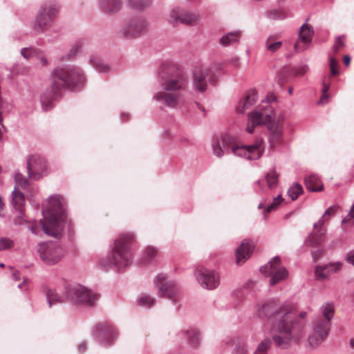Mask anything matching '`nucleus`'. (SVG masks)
Instances as JSON below:
<instances>
[{
    "label": "nucleus",
    "instance_id": "nucleus-1",
    "mask_svg": "<svg viewBox=\"0 0 354 354\" xmlns=\"http://www.w3.org/2000/svg\"><path fill=\"white\" fill-rule=\"evenodd\" d=\"M303 328L295 313L288 307H282L273 315L270 333L274 345L286 349L300 339Z\"/></svg>",
    "mask_w": 354,
    "mask_h": 354
},
{
    "label": "nucleus",
    "instance_id": "nucleus-2",
    "mask_svg": "<svg viewBox=\"0 0 354 354\" xmlns=\"http://www.w3.org/2000/svg\"><path fill=\"white\" fill-rule=\"evenodd\" d=\"M84 81V75L77 67L66 66L55 69L51 77V84L41 97L43 109L45 111L51 109L53 101L63 88L75 86Z\"/></svg>",
    "mask_w": 354,
    "mask_h": 354
},
{
    "label": "nucleus",
    "instance_id": "nucleus-3",
    "mask_svg": "<svg viewBox=\"0 0 354 354\" xmlns=\"http://www.w3.org/2000/svg\"><path fill=\"white\" fill-rule=\"evenodd\" d=\"M44 219L39 225L44 232L48 235L58 237L64 227L66 212L64 201L60 196H50L43 210Z\"/></svg>",
    "mask_w": 354,
    "mask_h": 354
},
{
    "label": "nucleus",
    "instance_id": "nucleus-4",
    "mask_svg": "<svg viewBox=\"0 0 354 354\" xmlns=\"http://www.w3.org/2000/svg\"><path fill=\"white\" fill-rule=\"evenodd\" d=\"M222 145L216 142L212 145L214 154L218 158L224 155V149H230L235 156L247 160H257L262 156L265 149L262 139L257 140L252 145H239L233 138L225 136L222 139Z\"/></svg>",
    "mask_w": 354,
    "mask_h": 354
},
{
    "label": "nucleus",
    "instance_id": "nucleus-5",
    "mask_svg": "<svg viewBox=\"0 0 354 354\" xmlns=\"http://www.w3.org/2000/svg\"><path fill=\"white\" fill-rule=\"evenodd\" d=\"M135 241L133 233L120 234L114 241L111 250V263L118 269L128 266L131 261V245Z\"/></svg>",
    "mask_w": 354,
    "mask_h": 354
},
{
    "label": "nucleus",
    "instance_id": "nucleus-6",
    "mask_svg": "<svg viewBox=\"0 0 354 354\" xmlns=\"http://www.w3.org/2000/svg\"><path fill=\"white\" fill-rule=\"evenodd\" d=\"M324 318L316 319L313 323V332L308 337V344L313 347H317L328 336L330 322L334 315V307L327 304L323 307Z\"/></svg>",
    "mask_w": 354,
    "mask_h": 354
},
{
    "label": "nucleus",
    "instance_id": "nucleus-7",
    "mask_svg": "<svg viewBox=\"0 0 354 354\" xmlns=\"http://www.w3.org/2000/svg\"><path fill=\"white\" fill-rule=\"evenodd\" d=\"M59 12V6L56 2L50 1L44 3L39 9L36 17L34 28L41 32L50 27Z\"/></svg>",
    "mask_w": 354,
    "mask_h": 354
},
{
    "label": "nucleus",
    "instance_id": "nucleus-8",
    "mask_svg": "<svg viewBox=\"0 0 354 354\" xmlns=\"http://www.w3.org/2000/svg\"><path fill=\"white\" fill-rule=\"evenodd\" d=\"M277 117L278 115L276 116L272 106L267 104L265 108L256 110L249 114L246 131L249 133H252L254 132L255 127L263 124L267 126L270 122H276Z\"/></svg>",
    "mask_w": 354,
    "mask_h": 354
},
{
    "label": "nucleus",
    "instance_id": "nucleus-9",
    "mask_svg": "<svg viewBox=\"0 0 354 354\" xmlns=\"http://www.w3.org/2000/svg\"><path fill=\"white\" fill-rule=\"evenodd\" d=\"M263 274L271 277L270 284L275 285L288 277L287 270L281 265L279 257H275L260 269Z\"/></svg>",
    "mask_w": 354,
    "mask_h": 354
},
{
    "label": "nucleus",
    "instance_id": "nucleus-10",
    "mask_svg": "<svg viewBox=\"0 0 354 354\" xmlns=\"http://www.w3.org/2000/svg\"><path fill=\"white\" fill-rule=\"evenodd\" d=\"M68 294L73 302L90 306H93L100 297L99 295L93 293L88 288L81 286L71 288Z\"/></svg>",
    "mask_w": 354,
    "mask_h": 354
},
{
    "label": "nucleus",
    "instance_id": "nucleus-11",
    "mask_svg": "<svg viewBox=\"0 0 354 354\" xmlns=\"http://www.w3.org/2000/svg\"><path fill=\"white\" fill-rule=\"evenodd\" d=\"M38 252L42 261L48 264L59 261L64 256V250L53 243H41L39 245Z\"/></svg>",
    "mask_w": 354,
    "mask_h": 354
},
{
    "label": "nucleus",
    "instance_id": "nucleus-12",
    "mask_svg": "<svg viewBox=\"0 0 354 354\" xmlns=\"http://www.w3.org/2000/svg\"><path fill=\"white\" fill-rule=\"evenodd\" d=\"M154 283L158 288V294L162 297H167L175 301L177 299L178 288L176 283L172 281H167V276L158 274L155 278Z\"/></svg>",
    "mask_w": 354,
    "mask_h": 354
},
{
    "label": "nucleus",
    "instance_id": "nucleus-13",
    "mask_svg": "<svg viewBox=\"0 0 354 354\" xmlns=\"http://www.w3.org/2000/svg\"><path fill=\"white\" fill-rule=\"evenodd\" d=\"M195 274L198 281L206 289L213 290L217 288L219 284L220 277L214 270H209L204 267H198Z\"/></svg>",
    "mask_w": 354,
    "mask_h": 354
},
{
    "label": "nucleus",
    "instance_id": "nucleus-14",
    "mask_svg": "<svg viewBox=\"0 0 354 354\" xmlns=\"http://www.w3.org/2000/svg\"><path fill=\"white\" fill-rule=\"evenodd\" d=\"M283 120L284 115L282 113H279L276 122H270L267 124V128L269 131L268 141L271 148H274L283 142Z\"/></svg>",
    "mask_w": 354,
    "mask_h": 354
},
{
    "label": "nucleus",
    "instance_id": "nucleus-15",
    "mask_svg": "<svg viewBox=\"0 0 354 354\" xmlns=\"http://www.w3.org/2000/svg\"><path fill=\"white\" fill-rule=\"evenodd\" d=\"M28 176L32 180H39L46 174V163L44 159L38 155H32L28 159Z\"/></svg>",
    "mask_w": 354,
    "mask_h": 354
},
{
    "label": "nucleus",
    "instance_id": "nucleus-16",
    "mask_svg": "<svg viewBox=\"0 0 354 354\" xmlns=\"http://www.w3.org/2000/svg\"><path fill=\"white\" fill-rule=\"evenodd\" d=\"M214 78L211 69L206 66L196 68L193 73V84L198 92H205L207 89V82H212Z\"/></svg>",
    "mask_w": 354,
    "mask_h": 354
},
{
    "label": "nucleus",
    "instance_id": "nucleus-17",
    "mask_svg": "<svg viewBox=\"0 0 354 354\" xmlns=\"http://www.w3.org/2000/svg\"><path fill=\"white\" fill-rule=\"evenodd\" d=\"M15 179L16 182V187L12 192V203L15 207L21 213L23 212L25 198L23 194L18 190L17 187L25 188L28 186V180L21 174H16Z\"/></svg>",
    "mask_w": 354,
    "mask_h": 354
},
{
    "label": "nucleus",
    "instance_id": "nucleus-18",
    "mask_svg": "<svg viewBox=\"0 0 354 354\" xmlns=\"http://www.w3.org/2000/svg\"><path fill=\"white\" fill-rule=\"evenodd\" d=\"M170 17L174 22L185 25H193L199 19L198 15L189 12L180 8H174L171 11Z\"/></svg>",
    "mask_w": 354,
    "mask_h": 354
},
{
    "label": "nucleus",
    "instance_id": "nucleus-19",
    "mask_svg": "<svg viewBox=\"0 0 354 354\" xmlns=\"http://www.w3.org/2000/svg\"><path fill=\"white\" fill-rule=\"evenodd\" d=\"M147 29V23L144 19H136L131 20L123 28L122 32L127 38L136 37Z\"/></svg>",
    "mask_w": 354,
    "mask_h": 354
},
{
    "label": "nucleus",
    "instance_id": "nucleus-20",
    "mask_svg": "<svg viewBox=\"0 0 354 354\" xmlns=\"http://www.w3.org/2000/svg\"><path fill=\"white\" fill-rule=\"evenodd\" d=\"M187 85V79L181 73L168 77L162 84L164 90L174 92H179V91L185 89Z\"/></svg>",
    "mask_w": 354,
    "mask_h": 354
},
{
    "label": "nucleus",
    "instance_id": "nucleus-21",
    "mask_svg": "<svg viewBox=\"0 0 354 354\" xmlns=\"http://www.w3.org/2000/svg\"><path fill=\"white\" fill-rule=\"evenodd\" d=\"M313 30L312 26L305 24L302 25L299 29V40L294 46L295 51L300 52L306 49L312 40Z\"/></svg>",
    "mask_w": 354,
    "mask_h": 354
},
{
    "label": "nucleus",
    "instance_id": "nucleus-22",
    "mask_svg": "<svg viewBox=\"0 0 354 354\" xmlns=\"http://www.w3.org/2000/svg\"><path fill=\"white\" fill-rule=\"evenodd\" d=\"M180 97L181 95L179 92L167 91L165 90L156 93L153 98L169 107L176 108L180 103Z\"/></svg>",
    "mask_w": 354,
    "mask_h": 354
},
{
    "label": "nucleus",
    "instance_id": "nucleus-23",
    "mask_svg": "<svg viewBox=\"0 0 354 354\" xmlns=\"http://www.w3.org/2000/svg\"><path fill=\"white\" fill-rule=\"evenodd\" d=\"M342 264L340 262L330 263L325 266H317L315 269V275L317 280L327 279L332 274L341 270Z\"/></svg>",
    "mask_w": 354,
    "mask_h": 354
},
{
    "label": "nucleus",
    "instance_id": "nucleus-24",
    "mask_svg": "<svg viewBox=\"0 0 354 354\" xmlns=\"http://www.w3.org/2000/svg\"><path fill=\"white\" fill-rule=\"evenodd\" d=\"M95 335L97 338L106 339L107 344H111L115 337V333L111 324L102 323L96 326Z\"/></svg>",
    "mask_w": 354,
    "mask_h": 354
},
{
    "label": "nucleus",
    "instance_id": "nucleus-25",
    "mask_svg": "<svg viewBox=\"0 0 354 354\" xmlns=\"http://www.w3.org/2000/svg\"><path fill=\"white\" fill-rule=\"evenodd\" d=\"M254 245L247 240H244L236 250V262L238 265H242L250 258Z\"/></svg>",
    "mask_w": 354,
    "mask_h": 354
},
{
    "label": "nucleus",
    "instance_id": "nucleus-26",
    "mask_svg": "<svg viewBox=\"0 0 354 354\" xmlns=\"http://www.w3.org/2000/svg\"><path fill=\"white\" fill-rule=\"evenodd\" d=\"M257 100V92L256 90H250L245 96L240 100L236 111L239 113H243L245 111L254 105Z\"/></svg>",
    "mask_w": 354,
    "mask_h": 354
},
{
    "label": "nucleus",
    "instance_id": "nucleus-27",
    "mask_svg": "<svg viewBox=\"0 0 354 354\" xmlns=\"http://www.w3.org/2000/svg\"><path fill=\"white\" fill-rule=\"evenodd\" d=\"M306 187L311 192H320L323 189L324 185L319 177L315 175H310L305 179Z\"/></svg>",
    "mask_w": 354,
    "mask_h": 354
},
{
    "label": "nucleus",
    "instance_id": "nucleus-28",
    "mask_svg": "<svg viewBox=\"0 0 354 354\" xmlns=\"http://www.w3.org/2000/svg\"><path fill=\"white\" fill-rule=\"evenodd\" d=\"M315 232L311 233L306 240V244L309 246H314L321 243L324 235V230L322 227H319L317 229L314 227Z\"/></svg>",
    "mask_w": 354,
    "mask_h": 354
},
{
    "label": "nucleus",
    "instance_id": "nucleus-29",
    "mask_svg": "<svg viewBox=\"0 0 354 354\" xmlns=\"http://www.w3.org/2000/svg\"><path fill=\"white\" fill-rule=\"evenodd\" d=\"M101 6L106 12H113L119 10L122 6L120 0H101Z\"/></svg>",
    "mask_w": 354,
    "mask_h": 354
},
{
    "label": "nucleus",
    "instance_id": "nucleus-30",
    "mask_svg": "<svg viewBox=\"0 0 354 354\" xmlns=\"http://www.w3.org/2000/svg\"><path fill=\"white\" fill-rule=\"evenodd\" d=\"M241 31H235L233 32H229L223 35L220 39V44L223 46H227L237 42L241 36Z\"/></svg>",
    "mask_w": 354,
    "mask_h": 354
},
{
    "label": "nucleus",
    "instance_id": "nucleus-31",
    "mask_svg": "<svg viewBox=\"0 0 354 354\" xmlns=\"http://www.w3.org/2000/svg\"><path fill=\"white\" fill-rule=\"evenodd\" d=\"M156 299L147 293H142L137 299V303L140 306L151 308L154 305Z\"/></svg>",
    "mask_w": 354,
    "mask_h": 354
},
{
    "label": "nucleus",
    "instance_id": "nucleus-32",
    "mask_svg": "<svg viewBox=\"0 0 354 354\" xmlns=\"http://www.w3.org/2000/svg\"><path fill=\"white\" fill-rule=\"evenodd\" d=\"M338 209V207L337 206H331L330 207H328L324 214L322 216V217L317 222L314 224V227L315 229H317L318 227H323L324 223L326 221H328V218L331 216H333L335 212H337Z\"/></svg>",
    "mask_w": 354,
    "mask_h": 354
},
{
    "label": "nucleus",
    "instance_id": "nucleus-33",
    "mask_svg": "<svg viewBox=\"0 0 354 354\" xmlns=\"http://www.w3.org/2000/svg\"><path fill=\"white\" fill-rule=\"evenodd\" d=\"M282 46V42L277 41V39L273 37H269L266 41V48L270 53H275Z\"/></svg>",
    "mask_w": 354,
    "mask_h": 354
},
{
    "label": "nucleus",
    "instance_id": "nucleus-34",
    "mask_svg": "<svg viewBox=\"0 0 354 354\" xmlns=\"http://www.w3.org/2000/svg\"><path fill=\"white\" fill-rule=\"evenodd\" d=\"M189 343L194 347L200 344L201 338L198 332L195 329L188 330L185 332Z\"/></svg>",
    "mask_w": 354,
    "mask_h": 354
},
{
    "label": "nucleus",
    "instance_id": "nucleus-35",
    "mask_svg": "<svg viewBox=\"0 0 354 354\" xmlns=\"http://www.w3.org/2000/svg\"><path fill=\"white\" fill-rule=\"evenodd\" d=\"M271 339L268 337L265 338L259 343L254 354H267L268 351L271 346Z\"/></svg>",
    "mask_w": 354,
    "mask_h": 354
},
{
    "label": "nucleus",
    "instance_id": "nucleus-36",
    "mask_svg": "<svg viewBox=\"0 0 354 354\" xmlns=\"http://www.w3.org/2000/svg\"><path fill=\"white\" fill-rule=\"evenodd\" d=\"M158 250L153 246H148L144 252L143 260L145 263L150 262L158 256Z\"/></svg>",
    "mask_w": 354,
    "mask_h": 354
},
{
    "label": "nucleus",
    "instance_id": "nucleus-37",
    "mask_svg": "<svg viewBox=\"0 0 354 354\" xmlns=\"http://www.w3.org/2000/svg\"><path fill=\"white\" fill-rule=\"evenodd\" d=\"M303 192L302 186L299 183H295L289 188L288 194L292 201H295Z\"/></svg>",
    "mask_w": 354,
    "mask_h": 354
},
{
    "label": "nucleus",
    "instance_id": "nucleus-38",
    "mask_svg": "<svg viewBox=\"0 0 354 354\" xmlns=\"http://www.w3.org/2000/svg\"><path fill=\"white\" fill-rule=\"evenodd\" d=\"M342 223L345 230L354 226V205L351 207L350 212L342 220Z\"/></svg>",
    "mask_w": 354,
    "mask_h": 354
},
{
    "label": "nucleus",
    "instance_id": "nucleus-39",
    "mask_svg": "<svg viewBox=\"0 0 354 354\" xmlns=\"http://www.w3.org/2000/svg\"><path fill=\"white\" fill-rule=\"evenodd\" d=\"M266 181L270 188H272L277 184L278 176L274 170H272L266 174Z\"/></svg>",
    "mask_w": 354,
    "mask_h": 354
},
{
    "label": "nucleus",
    "instance_id": "nucleus-40",
    "mask_svg": "<svg viewBox=\"0 0 354 354\" xmlns=\"http://www.w3.org/2000/svg\"><path fill=\"white\" fill-rule=\"evenodd\" d=\"M308 70V66L306 64L299 65L291 68L292 73L296 77L304 75Z\"/></svg>",
    "mask_w": 354,
    "mask_h": 354
},
{
    "label": "nucleus",
    "instance_id": "nucleus-41",
    "mask_svg": "<svg viewBox=\"0 0 354 354\" xmlns=\"http://www.w3.org/2000/svg\"><path fill=\"white\" fill-rule=\"evenodd\" d=\"M46 297L50 307L53 304L61 302L60 297L54 290H49L47 292Z\"/></svg>",
    "mask_w": 354,
    "mask_h": 354
},
{
    "label": "nucleus",
    "instance_id": "nucleus-42",
    "mask_svg": "<svg viewBox=\"0 0 354 354\" xmlns=\"http://www.w3.org/2000/svg\"><path fill=\"white\" fill-rule=\"evenodd\" d=\"M345 46V37L339 36L336 38L334 46L333 52L334 53H338L339 51L342 50Z\"/></svg>",
    "mask_w": 354,
    "mask_h": 354
},
{
    "label": "nucleus",
    "instance_id": "nucleus-43",
    "mask_svg": "<svg viewBox=\"0 0 354 354\" xmlns=\"http://www.w3.org/2000/svg\"><path fill=\"white\" fill-rule=\"evenodd\" d=\"M130 4L138 9H142L150 4V0H129Z\"/></svg>",
    "mask_w": 354,
    "mask_h": 354
},
{
    "label": "nucleus",
    "instance_id": "nucleus-44",
    "mask_svg": "<svg viewBox=\"0 0 354 354\" xmlns=\"http://www.w3.org/2000/svg\"><path fill=\"white\" fill-rule=\"evenodd\" d=\"M14 242L8 238L0 239V250H5L10 249L13 247Z\"/></svg>",
    "mask_w": 354,
    "mask_h": 354
},
{
    "label": "nucleus",
    "instance_id": "nucleus-45",
    "mask_svg": "<svg viewBox=\"0 0 354 354\" xmlns=\"http://www.w3.org/2000/svg\"><path fill=\"white\" fill-rule=\"evenodd\" d=\"M330 86L329 84H326L325 82H323V88L322 90V95L320 98L319 103L320 104H326L328 102V100L329 97V95L328 94V91L329 90Z\"/></svg>",
    "mask_w": 354,
    "mask_h": 354
},
{
    "label": "nucleus",
    "instance_id": "nucleus-46",
    "mask_svg": "<svg viewBox=\"0 0 354 354\" xmlns=\"http://www.w3.org/2000/svg\"><path fill=\"white\" fill-rule=\"evenodd\" d=\"M283 199L281 195H279L276 198H274L273 202L268 206L266 210V213H269L271 211L276 209L283 201Z\"/></svg>",
    "mask_w": 354,
    "mask_h": 354
},
{
    "label": "nucleus",
    "instance_id": "nucleus-47",
    "mask_svg": "<svg viewBox=\"0 0 354 354\" xmlns=\"http://www.w3.org/2000/svg\"><path fill=\"white\" fill-rule=\"evenodd\" d=\"M35 53V50L31 48H24L21 50V55L27 59L33 57Z\"/></svg>",
    "mask_w": 354,
    "mask_h": 354
},
{
    "label": "nucleus",
    "instance_id": "nucleus-48",
    "mask_svg": "<svg viewBox=\"0 0 354 354\" xmlns=\"http://www.w3.org/2000/svg\"><path fill=\"white\" fill-rule=\"evenodd\" d=\"M234 354H248L247 346L244 344L238 345Z\"/></svg>",
    "mask_w": 354,
    "mask_h": 354
},
{
    "label": "nucleus",
    "instance_id": "nucleus-49",
    "mask_svg": "<svg viewBox=\"0 0 354 354\" xmlns=\"http://www.w3.org/2000/svg\"><path fill=\"white\" fill-rule=\"evenodd\" d=\"M346 261L354 266V250L348 252L346 257Z\"/></svg>",
    "mask_w": 354,
    "mask_h": 354
},
{
    "label": "nucleus",
    "instance_id": "nucleus-50",
    "mask_svg": "<svg viewBox=\"0 0 354 354\" xmlns=\"http://www.w3.org/2000/svg\"><path fill=\"white\" fill-rule=\"evenodd\" d=\"M179 142L185 145H192L191 140L189 138L183 136L179 139Z\"/></svg>",
    "mask_w": 354,
    "mask_h": 354
},
{
    "label": "nucleus",
    "instance_id": "nucleus-51",
    "mask_svg": "<svg viewBox=\"0 0 354 354\" xmlns=\"http://www.w3.org/2000/svg\"><path fill=\"white\" fill-rule=\"evenodd\" d=\"M81 46L80 44H75L73 48H72L71 51V53H70V55L71 56H73L75 55L77 51H78V49L80 48Z\"/></svg>",
    "mask_w": 354,
    "mask_h": 354
},
{
    "label": "nucleus",
    "instance_id": "nucleus-52",
    "mask_svg": "<svg viewBox=\"0 0 354 354\" xmlns=\"http://www.w3.org/2000/svg\"><path fill=\"white\" fill-rule=\"evenodd\" d=\"M337 66H338L337 61L333 57H330V68L337 67Z\"/></svg>",
    "mask_w": 354,
    "mask_h": 354
},
{
    "label": "nucleus",
    "instance_id": "nucleus-53",
    "mask_svg": "<svg viewBox=\"0 0 354 354\" xmlns=\"http://www.w3.org/2000/svg\"><path fill=\"white\" fill-rule=\"evenodd\" d=\"M322 254V252L321 250H316L313 252V257L315 261L317 260L319 257H321Z\"/></svg>",
    "mask_w": 354,
    "mask_h": 354
},
{
    "label": "nucleus",
    "instance_id": "nucleus-54",
    "mask_svg": "<svg viewBox=\"0 0 354 354\" xmlns=\"http://www.w3.org/2000/svg\"><path fill=\"white\" fill-rule=\"evenodd\" d=\"M343 62L345 66H348L351 64V57L348 55H344L343 57Z\"/></svg>",
    "mask_w": 354,
    "mask_h": 354
},
{
    "label": "nucleus",
    "instance_id": "nucleus-55",
    "mask_svg": "<svg viewBox=\"0 0 354 354\" xmlns=\"http://www.w3.org/2000/svg\"><path fill=\"white\" fill-rule=\"evenodd\" d=\"M30 230L32 232V233H33L35 234H37L39 232V227H37L35 225H32V226H30Z\"/></svg>",
    "mask_w": 354,
    "mask_h": 354
},
{
    "label": "nucleus",
    "instance_id": "nucleus-56",
    "mask_svg": "<svg viewBox=\"0 0 354 354\" xmlns=\"http://www.w3.org/2000/svg\"><path fill=\"white\" fill-rule=\"evenodd\" d=\"M86 348V343L85 342H83L80 343L78 346L79 351L80 352H84Z\"/></svg>",
    "mask_w": 354,
    "mask_h": 354
},
{
    "label": "nucleus",
    "instance_id": "nucleus-57",
    "mask_svg": "<svg viewBox=\"0 0 354 354\" xmlns=\"http://www.w3.org/2000/svg\"><path fill=\"white\" fill-rule=\"evenodd\" d=\"M3 207H4V203L3 201L2 198L0 196V216H3Z\"/></svg>",
    "mask_w": 354,
    "mask_h": 354
},
{
    "label": "nucleus",
    "instance_id": "nucleus-58",
    "mask_svg": "<svg viewBox=\"0 0 354 354\" xmlns=\"http://www.w3.org/2000/svg\"><path fill=\"white\" fill-rule=\"evenodd\" d=\"M331 75L335 76L339 74L337 67L330 68Z\"/></svg>",
    "mask_w": 354,
    "mask_h": 354
},
{
    "label": "nucleus",
    "instance_id": "nucleus-59",
    "mask_svg": "<svg viewBox=\"0 0 354 354\" xmlns=\"http://www.w3.org/2000/svg\"><path fill=\"white\" fill-rule=\"evenodd\" d=\"M12 277H13L14 279H15V280H16V281H18V280H19V279H20V278H19V272H18V271H17V270H15V271L13 272V273H12Z\"/></svg>",
    "mask_w": 354,
    "mask_h": 354
},
{
    "label": "nucleus",
    "instance_id": "nucleus-60",
    "mask_svg": "<svg viewBox=\"0 0 354 354\" xmlns=\"http://www.w3.org/2000/svg\"><path fill=\"white\" fill-rule=\"evenodd\" d=\"M98 70L100 71H106L108 70V66H99Z\"/></svg>",
    "mask_w": 354,
    "mask_h": 354
},
{
    "label": "nucleus",
    "instance_id": "nucleus-61",
    "mask_svg": "<svg viewBox=\"0 0 354 354\" xmlns=\"http://www.w3.org/2000/svg\"><path fill=\"white\" fill-rule=\"evenodd\" d=\"M41 63L43 66H46L48 63L47 59L44 57H42L41 58Z\"/></svg>",
    "mask_w": 354,
    "mask_h": 354
},
{
    "label": "nucleus",
    "instance_id": "nucleus-62",
    "mask_svg": "<svg viewBox=\"0 0 354 354\" xmlns=\"http://www.w3.org/2000/svg\"><path fill=\"white\" fill-rule=\"evenodd\" d=\"M350 344L351 347L354 348V339H351Z\"/></svg>",
    "mask_w": 354,
    "mask_h": 354
},
{
    "label": "nucleus",
    "instance_id": "nucleus-63",
    "mask_svg": "<svg viewBox=\"0 0 354 354\" xmlns=\"http://www.w3.org/2000/svg\"><path fill=\"white\" fill-rule=\"evenodd\" d=\"M306 313H301L300 314V317H301V318H304V317H306Z\"/></svg>",
    "mask_w": 354,
    "mask_h": 354
},
{
    "label": "nucleus",
    "instance_id": "nucleus-64",
    "mask_svg": "<svg viewBox=\"0 0 354 354\" xmlns=\"http://www.w3.org/2000/svg\"><path fill=\"white\" fill-rule=\"evenodd\" d=\"M293 92V88L292 87H290L289 89H288V93L289 94H292Z\"/></svg>",
    "mask_w": 354,
    "mask_h": 354
}]
</instances>
